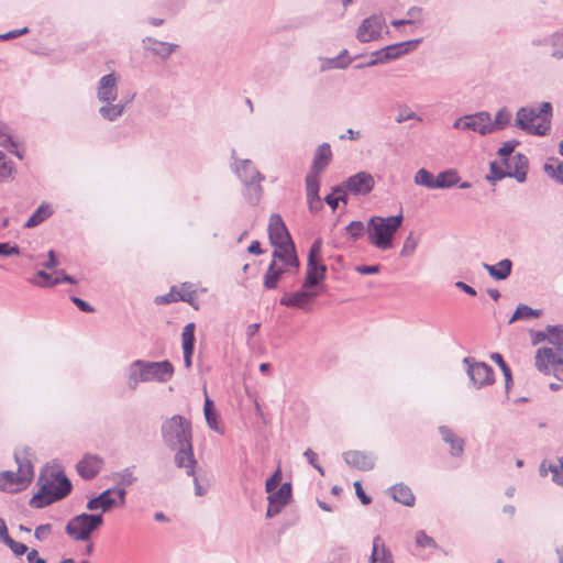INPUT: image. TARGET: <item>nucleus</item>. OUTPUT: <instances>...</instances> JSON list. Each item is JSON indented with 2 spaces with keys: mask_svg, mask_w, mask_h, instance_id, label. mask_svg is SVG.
<instances>
[{
  "mask_svg": "<svg viewBox=\"0 0 563 563\" xmlns=\"http://www.w3.org/2000/svg\"><path fill=\"white\" fill-rule=\"evenodd\" d=\"M344 183L350 194L354 196H366L375 186V179L368 172H358L350 176Z\"/></svg>",
  "mask_w": 563,
  "mask_h": 563,
  "instance_id": "15",
  "label": "nucleus"
},
{
  "mask_svg": "<svg viewBox=\"0 0 563 563\" xmlns=\"http://www.w3.org/2000/svg\"><path fill=\"white\" fill-rule=\"evenodd\" d=\"M355 271L362 275L377 274L380 271L379 265H361L356 266Z\"/></svg>",
  "mask_w": 563,
  "mask_h": 563,
  "instance_id": "63",
  "label": "nucleus"
},
{
  "mask_svg": "<svg viewBox=\"0 0 563 563\" xmlns=\"http://www.w3.org/2000/svg\"><path fill=\"white\" fill-rule=\"evenodd\" d=\"M463 363L467 365V375L475 386L482 387L494 383V371L488 364L473 362L471 357H465Z\"/></svg>",
  "mask_w": 563,
  "mask_h": 563,
  "instance_id": "13",
  "label": "nucleus"
},
{
  "mask_svg": "<svg viewBox=\"0 0 563 563\" xmlns=\"http://www.w3.org/2000/svg\"><path fill=\"white\" fill-rule=\"evenodd\" d=\"M453 128L457 130H472L481 135H487L492 133V117L487 111L464 115L455 120Z\"/></svg>",
  "mask_w": 563,
  "mask_h": 563,
  "instance_id": "11",
  "label": "nucleus"
},
{
  "mask_svg": "<svg viewBox=\"0 0 563 563\" xmlns=\"http://www.w3.org/2000/svg\"><path fill=\"white\" fill-rule=\"evenodd\" d=\"M545 174L563 185V163L556 158H550L543 166Z\"/></svg>",
  "mask_w": 563,
  "mask_h": 563,
  "instance_id": "35",
  "label": "nucleus"
},
{
  "mask_svg": "<svg viewBox=\"0 0 563 563\" xmlns=\"http://www.w3.org/2000/svg\"><path fill=\"white\" fill-rule=\"evenodd\" d=\"M268 494H269L267 497L268 503L287 506L291 499V484L284 483L277 490L275 489Z\"/></svg>",
  "mask_w": 563,
  "mask_h": 563,
  "instance_id": "32",
  "label": "nucleus"
},
{
  "mask_svg": "<svg viewBox=\"0 0 563 563\" xmlns=\"http://www.w3.org/2000/svg\"><path fill=\"white\" fill-rule=\"evenodd\" d=\"M528 167V158L521 153H517L510 159H506V168L511 174L510 178H515L519 183H523L527 179Z\"/></svg>",
  "mask_w": 563,
  "mask_h": 563,
  "instance_id": "21",
  "label": "nucleus"
},
{
  "mask_svg": "<svg viewBox=\"0 0 563 563\" xmlns=\"http://www.w3.org/2000/svg\"><path fill=\"white\" fill-rule=\"evenodd\" d=\"M203 413L207 421L208 427L220 433L223 434V430L219 426V416L217 410L214 409L213 402L209 397H206L205 405H203Z\"/></svg>",
  "mask_w": 563,
  "mask_h": 563,
  "instance_id": "31",
  "label": "nucleus"
},
{
  "mask_svg": "<svg viewBox=\"0 0 563 563\" xmlns=\"http://www.w3.org/2000/svg\"><path fill=\"white\" fill-rule=\"evenodd\" d=\"M552 104L540 103L539 109L521 107L518 109L515 125L532 135H545L551 128Z\"/></svg>",
  "mask_w": 563,
  "mask_h": 563,
  "instance_id": "5",
  "label": "nucleus"
},
{
  "mask_svg": "<svg viewBox=\"0 0 563 563\" xmlns=\"http://www.w3.org/2000/svg\"><path fill=\"white\" fill-rule=\"evenodd\" d=\"M280 481H282V471L278 467L274 472V474L266 481V484H265L266 492L272 493L273 490H275L279 486Z\"/></svg>",
  "mask_w": 563,
  "mask_h": 563,
  "instance_id": "54",
  "label": "nucleus"
},
{
  "mask_svg": "<svg viewBox=\"0 0 563 563\" xmlns=\"http://www.w3.org/2000/svg\"><path fill=\"white\" fill-rule=\"evenodd\" d=\"M131 100H128L125 102H119V103H103V106L99 109L100 115L108 120V121H115L118 118H120L125 109L129 107Z\"/></svg>",
  "mask_w": 563,
  "mask_h": 563,
  "instance_id": "29",
  "label": "nucleus"
},
{
  "mask_svg": "<svg viewBox=\"0 0 563 563\" xmlns=\"http://www.w3.org/2000/svg\"><path fill=\"white\" fill-rule=\"evenodd\" d=\"M112 493H114V489L108 488L97 497L90 498L86 508L89 511L101 510V515L112 510L117 506V499L111 496Z\"/></svg>",
  "mask_w": 563,
  "mask_h": 563,
  "instance_id": "22",
  "label": "nucleus"
},
{
  "mask_svg": "<svg viewBox=\"0 0 563 563\" xmlns=\"http://www.w3.org/2000/svg\"><path fill=\"white\" fill-rule=\"evenodd\" d=\"M51 532H52V526L49 523L41 525L35 528L34 537L38 541H43L51 534Z\"/></svg>",
  "mask_w": 563,
  "mask_h": 563,
  "instance_id": "59",
  "label": "nucleus"
},
{
  "mask_svg": "<svg viewBox=\"0 0 563 563\" xmlns=\"http://www.w3.org/2000/svg\"><path fill=\"white\" fill-rule=\"evenodd\" d=\"M439 432L442 437V440L450 444L451 450L450 453L452 456H461L464 452V440L460 437H457L450 428L446 426H441L439 428Z\"/></svg>",
  "mask_w": 563,
  "mask_h": 563,
  "instance_id": "26",
  "label": "nucleus"
},
{
  "mask_svg": "<svg viewBox=\"0 0 563 563\" xmlns=\"http://www.w3.org/2000/svg\"><path fill=\"white\" fill-rule=\"evenodd\" d=\"M347 54L346 49H343L342 53L330 59L331 67L333 68H345L350 65L351 58L344 59L345 55Z\"/></svg>",
  "mask_w": 563,
  "mask_h": 563,
  "instance_id": "57",
  "label": "nucleus"
},
{
  "mask_svg": "<svg viewBox=\"0 0 563 563\" xmlns=\"http://www.w3.org/2000/svg\"><path fill=\"white\" fill-rule=\"evenodd\" d=\"M345 231L353 241H356L364 235L366 227L362 221H352L345 227Z\"/></svg>",
  "mask_w": 563,
  "mask_h": 563,
  "instance_id": "44",
  "label": "nucleus"
},
{
  "mask_svg": "<svg viewBox=\"0 0 563 563\" xmlns=\"http://www.w3.org/2000/svg\"><path fill=\"white\" fill-rule=\"evenodd\" d=\"M490 176H487V179L490 181L501 180L506 177H510L509 169H504V167L497 162L490 163Z\"/></svg>",
  "mask_w": 563,
  "mask_h": 563,
  "instance_id": "46",
  "label": "nucleus"
},
{
  "mask_svg": "<svg viewBox=\"0 0 563 563\" xmlns=\"http://www.w3.org/2000/svg\"><path fill=\"white\" fill-rule=\"evenodd\" d=\"M320 173H314L309 170V173L306 176V191H319L320 188V180H319Z\"/></svg>",
  "mask_w": 563,
  "mask_h": 563,
  "instance_id": "52",
  "label": "nucleus"
},
{
  "mask_svg": "<svg viewBox=\"0 0 563 563\" xmlns=\"http://www.w3.org/2000/svg\"><path fill=\"white\" fill-rule=\"evenodd\" d=\"M285 272L284 267H278L276 262L272 261L263 278L264 288L268 290L276 289Z\"/></svg>",
  "mask_w": 563,
  "mask_h": 563,
  "instance_id": "30",
  "label": "nucleus"
},
{
  "mask_svg": "<svg viewBox=\"0 0 563 563\" xmlns=\"http://www.w3.org/2000/svg\"><path fill=\"white\" fill-rule=\"evenodd\" d=\"M332 157V152L330 148V145L328 143H323L320 146H318L314 156L313 162L310 167L311 172L314 173H322L327 166L330 164Z\"/></svg>",
  "mask_w": 563,
  "mask_h": 563,
  "instance_id": "27",
  "label": "nucleus"
},
{
  "mask_svg": "<svg viewBox=\"0 0 563 563\" xmlns=\"http://www.w3.org/2000/svg\"><path fill=\"white\" fill-rule=\"evenodd\" d=\"M416 543L421 548H437L434 539L429 537L423 530L416 533Z\"/></svg>",
  "mask_w": 563,
  "mask_h": 563,
  "instance_id": "51",
  "label": "nucleus"
},
{
  "mask_svg": "<svg viewBox=\"0 0 563 563\" xmlns=\"http://www.w3.org/2000/svg\"><path fill=\"white\" fill-rule=\"evenodd\" d=\"M552 45L554 47L552 56L561 59L563 57V32L555 33L552 36Z\"/></svg>",
  "mask_w": 563,
  "mask_h": 563,
  "instance_id": "50",
  "label": "nucleus"
},
{
  "mask_svg": "<svg viewBox=\"0 0 563 563\" xmlns=\"http://www.w3.org/2000/svg\"><path fill=\"white\" fill-rule=\"evenodd\" d=\"M134 467H125L124 470L114 474V477L118 478V484L123 487L131 486L135 481V476L133 474Z\"/></svg>",
  "mask_w": 563,
  "mask_h": 563,
  "instance_id": "45",
  "label": "nucleus"
},
{
  "mask_svg": "<svg viewBox=\"0 0 563 563\" xmlns=\"http://www.w3.org/2000/svg\"><path fill=\"white\" fill-rule=\"evenodd\" d=\"M14 460L18 464V472H0V490L15 492L25 488L33 479L34 471L30 460V449L24 448L14 453Z\"/></svg>",
  "mask_w": 563,
  "mask_h": 563,
  "instance_id": "6",
  "label": "nucleus"
},
{
  "mask_svg": "<svg viewBox=\"0 0 563 563\" xmlns=\"http://www.w3.org/2000/svg\"><path fill=\"white\" fill-rule=\"evenodd\" d=\"M0 146L9 151L19 159L24 158V152L18 150L19 143L13 137L12 129L3 121H0Z\"/></svg>",
  "mask_w": 563,
  "mask_h": 563,
  "instance_id": "24",
  "label": "nucleus"
},
{
  "mask_svg": "<svg viewBox=\"0 0 563 563\" xmlns=\"http://www.w3.org/2000/svg\"><path fill=\"white\" fill-rule=\"evenodd\" d=\"M372 56H373V58L371 60H368L365 64L357 65L356 68L372 67V66H375V65H378V64H384V63L389 62L388 53H386L384 51V48L378 49V51L372 53Z\"/></svg>",
  "mask_w": 563,
  "mask_h": 563,
  "instance_id": "47",
  "label": "nucleus"
},
{
  "mask_svg": "<svg viewBox=\"0 0 563 563\" xmlns=\"http://www.w3.org/2000/svg\"><path fill=\"white\" fill-rule=\"evenodd\" d=\"M322 241L316 240L308 254V263L306 271V278L303 282V288H311L318 286L325 278L327 266L319 262L318 256L321 252Z\"/></svg>",
  "mask_w": 563,
  "mask_h": 563,
  "instance_id": "10",
  "label": "nucleus"
},
{
  "mask_svg": "<svg viewBox=\"0 0 563 563\" xmlns=\"http://www.w3.org/2000/svg\"><path fill=\"white\" fill-rule=\"evenodd\" d=\"M103 525L101 514H80L65 526V533L74 541H88L93 531Z\"/></svg>",
  "mask_w": 563,
  "mask_h": 563,
  "instance_id": "9",
  "label": "nucleus"
},
{
  "mask_svg": "<svg viewBox=\"0 0 563 563\" xmlns=\"http://www.w3.org/2000/svg\"><path fill=\"white\" fill-rule=\"evenodd\" d=\"M161 432L164 444L176 452L175 465L184 468L187 475H194L197 461L194 455L190 421L180 415H175L163 421Z\"/></svg>",
  "mask_w": 563,
  "mask_h": 563,
  "instance_id": "1",
  "label": "nucleus"
},
{
  "mask_svg": "<svg viewBox=\"0 0 563 563\" xmlns=\"http://www.w3.org/2000/svg\"><path fill=\"white\" fill-rule=\"evenodd\" d=\"M275 251L273 252V261H280L288 267H299V260L296 254L294 242H286L283 244L274 245Z\"/></svg>",
  "mask_w": 563,
  "mask_h": 563,
  "instance_id": "20",
  "label": "nucleus"
},
{
  "mask_svg": "<svg viewBox=\"0 0 563 563\" xmlns=\"http://www.w3.org/2000/svg\"><path fill=\"white\" fill-rule=\"evenodd\" d=\"M419 243V238L416 236L412 232L406 238L402 249L400 251L401 256H410L415 253L417 245Z\"/></svg>",
  "mask_w": 563,
  "mask_h": 563,
  "instance_id": "48",
  "label": "nucleus"
},
{
  "mask_svg": "<svg viewBox=\"0 0 563 563\" xmlns=\"http://www.w3.org/2000/svg\"><path fill=\"white\" fill-rule=\"evenodd\" d=\"M490 358L496 364H498L499 371H501L505 376L506 388L508 389L510 386V383L512 380L510 367L507 365V363L504 361L501 354H499V353H493L490 355Z\"/></svg>",
  "mask_w": 563,
  "mask_h": 563,
  "instance_id": "43",
  "label": "nucleus"
},
{
  "mask_svg": "<svg viewBox=\"0 0 563 563\" xmlns=\"http://www.w3.org/2000/svg\"><path fill=\"white\" fill-rule=\"evenodd\" d=\"M194 299H195V291L186 289L185 285L183 286L181 291L177 292V300L192 303Z\"/></svg>",
  "mask_w": 563,
  "mask_h": 563,
  "instance_id": "64",
  "label": "nucleus"
},
{
  "mask_svg": "<svg viewBox=\"0 0 563 563\" xmlns=\"http://www.w3.org/2000/svg\"><path fill=\"white\" fill-rule=\"evenodd\" d=\"M195 329L194 322L187 323L181 332L183 350L195 349Z\"/></svg>",
  "mask_w": 563,
  "mask_h": 563,
  "instance_id": "40",
  "label": "nucleus"
},
{
  "mask_svg": "<svg viewBox=\"0 0 563 563\" xmlns=\"http://www.w3.org/2000/svg\"><path fill=\"white\" fill-rule=\"evenodd\" d=\"M386 27L383 14H373L362 21L356 30V38L361 43H368L380 37L383 30Z\"/></svg>",
  "mask_w": 563,
  "mask_h": 563,
  "instance_id": "12",
  "label": "nucleus"
},
{
  "mask_svg": "<svg viewBox=\"0 0 563 563\" xmlns=\"http://www.w3.org/2000/svg\"><path fill=\"white\" fill-rule=\"evenodd\" d=\"M103 466V460L98 455L87 454L77 464L78 474L87 481L95 478Z\"/></svg>",
  "mask_w": 563,
  "mask_h": 563,
  "instance_id": "19",
  "label": "nucleus"
},
{
  "mask_svg": "<svg viewBox=\"0 0 563 563\" xmlns=\"http://www.w3.org/2000/svg\"><path fill=\"white\" fill-rule=\"evenodd\" d=\"M97 98L101 103L114 102L118 98V77L114 73L100 78L97 87Z\"/></svg>",
  "mask_w": 563,
  "mask_h": 563,
  "instance_id": "16",
  "label": "nucleus"
},
{
  "mask_svg": "<svg viewBox=\"0 0 563 563\" xmlns=\"http://www.w3.org/2000/svg\"><path fill=\"white\" fill-rule=\"evenodd\" d=\"M511 112L507 108H501L497 111L495 120L492 121V133L498 130H504L510 124Z\"/></svg>",
  "mask_w": 563,
  "mask_h": 563,
  "instance_id": "38",
  "label": "nucleus"
},
{
  "mask_svg": "<svg viewBox=\"0 0 563 563\" xmlns=\"http://www.w3.org/2000/svg\"><path fill=\"white\" fill-rule=\"evenodd\" d=\"M402 214L390 217H372L366 225L368 241L379 250H388L393 246V239L397 230L401 227Z\"/></svg>",
  "mask_w": 563,
  "mask_h": 563,
  "instance_id": "7",
  "label": "nucleus"
},
{
  "mask_svg": "<svg viewBox=\"0 0 563 563\" xmlns=\"http://www.w3.org/2000/svg\"><path fill=\"white\" fill-rule=\"evenodd\" d=\"M540 313H541L540 310H534V309L528 307L527 305L520 303L517 307L512 317L510 318L509 323H512L516 320L523 319V318L539 317Z\"/></svg>",
  "mask_w": 563,
  "mask_h": 563,
  "instance_id": "41",
  "label": "nucleus"
},
{
  "mask_svg": "<svg viewBox=\"0 0 563 563\" xmlns=\"http://www.w3.org/2000/svg\"><path fill=\"white\" fill-rule=\"evenodd\" d=\"M391 496L394 500L405 506H413L415 496L411 489L404 484H396L391 487Z\"/></svg>",
  "mask_w": 563,
  "mask_h": 563,
  "instance_id": "33",
  "label": "nucleus"
},
{
  "mask_svg": "<svg viewBox=\"0 0 563 563\" xmlns=\"http://www.w3.org/2000/svg\"><path fill=\"white\" fill-rule=\"evenodd\" d=\"M419 42H420V40L397 43V44H393V45H388V46L384 47V51L386 53H388L389 60H391V59L398 58L402 54L407 53L409 46H416Z\"/></svg>",
  "mask_w": 563,
  "mask_h": 563,
  "instance_id": "36",
  "label": "nucleus"
},
{
  "mask_svg": "<svg viewBox=\"0 0 563 563\" xmlns=\"http://www.w3.org/2000/svg\"><path fill=\"white\" fill-rule=\"evenodd\" d=\"M350 191L345 187V183L333 187V194L338 195L336 199H339V202L342 201V202L346 203L347 202V194Z\"/></svg>",
  "mask_w": 563,
  "mask_h": 563,
  "instance_id": "61",
  "label": "nucleus"
},
{
  "mask_svg": "<svg viewBox=\"0 0 563 563\" xmlns=\"http://www.w3.org/2000/svg\"><path fill=\"white\" fill-rule=\"evenodd\" d=\"M15 166L11 159H9L3 153V158L0 161V179L9 180L13 178L15 174Z\"/></svg>",
  "mask_w": 563,
  "mask_h": 563,
  "instance_id": "42",
  "label": "nucleus"
},
{
  "mask_svg": "<svg viewBox=\"0 0 563 563\" xmlns=\"http://www.w3.org/2000/svg\"><path fill=\"white\" fill-rule=\"evenodd\" d=\"M3 543L8 545L11 549V551L18 556L27 552V547L24 543L16 542L11 537L8 538Z\"/></svg>",
  "mask_w": 563,
  "mask_h": 563,
  "instance_id": "56",
  "label": "nucleus"
},
{
  "mask_svg": "<svg viewBox=\"0 0 563 563\" xmlns=\"http://www.w3.org/2000/svg\"><path fill=\"white\" fill-rule=\"evenodd\" d=\"M57 274H58V276L55 277L54 280L48 282V283H38L37 286H40V287H47V286H55V285H58V284H62V283H69V284H75L76 283L74 277H71L70 275H67L63 271L58 272Z\"/></svg>",
  "mask_w": 563,
  "mask_h": 563,
  "instance_id": "53",
  "label": "nucleus"
},
{
  "mask_svg": "<svg viewBox=\"0 0 563 563\" xmlns=\"http://www.w3.org/2000/svg\"><path fill=\"white\" fill-rule=\"evenodd\" d=\"M519 144L518 141L516 140H512V141H507L505 142L498 150V155L501 157L503 159V164L506 165V159H510L511 157H509L511 155V153L514 152L515 147Z\"/></svg>",
  "mask_w": 563,
  "mask_h": 563,
  "instance_id": "49",
  "label": "nucleus"
},
{
  "mask_svg": "<svg viewBox=\"0 0 563 563\" xmlns=\"http://www.w3.org/2000/svg\"><path fill=\"white\" fill-rule=\"evenodd\" d=\"M483 268L496 280L507 279L512 271V262L508 258L499 261L495 265L483 263Z\"/></svg>",
  "mask_w": 563,
  "mask_h": 563,
  "instance_id": "28",
  "label": "nucleus"
},
{
  "mask_svg": "<svg viewBox=\"0 0 563 563\" xmlns=\"http://www.w3.org/2000/svg\"><path fill=\"white\" fill-rule=\"evenodd\" d=\"M52 476L53 479H48L44 475L38 477L40 489L31 498V507L41 509L70 494L71 483L63 472L53 473Z\"/></svg>",
  "mask_w": 563,
  "mask_h": 563,
  "instance_id": "4",
  "label": "nucleus"
},
{
  "mask_svg": "<svg viewBox=\"0 0 563 563\" xmlns=\"http://www.w3.org/2000/svg\"><path fill=\"white\" fill-rule=\"evenodd\" d=\"M143 48L152 55L159 57L162 60H167L170 55L178 48L177 44L158 41L154 37L147 36L142 40Z\"/></svg>",
  "mask_w": 563,
  "mask_h": 563,
  "instance_id": "18",
  "label": "nucleus"
},
{
  "mask_svg": "<svg viewBox=\"0 0 563 563\" xmlns=\"http://www.w3.org/2000/svg\"><path fill=\"white\" fill-rule=\"evenodd\" d=\"M549 345L539 347L534 365L540 373L563 382V325H548Z\"/></svg>",
  "mask_w": 563,
  "mask_h": 563,
  "instance_id": "2",
  "label": "nucleus"
},
{
  "mask_svg": "<svg viewBox=\"0 0 563 563\" xmlns=\"http://www.w3.org/2000/svg\"><path fill=\"white\" fill-rule=\"evenodd\" d=\"M27 33H29L27 27L13 30V31L0 34V41H8V40L16 38L21 35L27 34Z\"/></svg>",
  "mask_w": 563,
  "mask_h": 563,
  "instance_id": "62",
  "label": "nucleus"
},
{
  "mask_svg": "<svg viewBox=\"0 0 563 563\" xmlns=\"http://www.w3.org/2000/svg\"><path fill=\"white\" fill-rule=\"evenodd\" d=\"M173 375L174 366L167 360L159 362L136 360L129 366L128 386L134 390L140 383H166L173 377Z\"/></svg>",
  "mask_w": 563,
  "mask_h": 563,
  "instance_id": "3",
  "label": "nucleus"
},
{
  "mask_svg": "<svg viewBox=\"0 0 563 563\" xmlns=\"http://www.w3.org/2000/svg\"><path fill=\"white\" fill-rule=\"evenodd\" d=\"M234 172L245 186L244 196L251 205H256L262 196V180L264 176L256 169L250 159H236Z\"/></svg>",
  "mask_w": 563,
  "mask_h": 563,
  "instance_id": "8",
  "label": "nucleus"
},
{
  "mask_svg": "<svg viewBox=\"0 0 563 563\" xmlns=\"http://www.w3.org/2000/svg\"><path fill=\"white\" fill-rule=\"evenodd\" d=\"M52 211L49 209V206L47 205H41L35 212L29 218V220L25 222V228H34L41 224L44 220H46L51 216Z\"/></svg>",
  "mask_w": 563,
  "mask_h": 563,
  "instance_id": "37",
  "label": "nucleus"
},
{
  "mask_svg": "<svg viewBox=\"0 0 563 563\" xmlns=\"http://www.w3.org/2000/svg\"><path fill=\"white\" fill-rule=\"evenodd\" d=\"M347 465L360 471H371L375 466V459L362 451H349L343 454Z\"/></svg>",
  "mask_w": 563,
  "mask_h": 563,
  "instance_id": "23",
  "label": "nucleus"
},
{
  "mask_svg": "<svg viewBox=\"0 0 563 563\" xmlns=\"http://www.w3.org/2000/svg\"><path fill=\"white\" fill-rule=\"evenodd\" d=\"M415 184L427 187L429 189H437L435 179L433 175L426 168H420L415 175Z\"/></svg>",
  "mask_w": 563,
  "mask_h": 563,
  "instance_id": "39",
  "label": "nucleus"
},
{
  "mask_svg": "<svg viewBox=\"0 0 563 563\" xmlns=\"http://www.w3.org/2000/svg\"><path fill=\"white\" fill-rule=\"evenodd\" d=\"M371 563H394L390 550L385 545L380 536L373 539V551L369 556Z\"/></svg>",
  "mask_w": 563,
  "mask_h": 563,
  "instance_id": "25",
  "label": "nucleus"
},
{
  "mask_svg": "<svg viewBox=\"0 0 563 563\" xmlns=\"http://www.w3.org/2000/svg\"><path fill=\"white\" fill-rule=\"evenodd\" d=\"M550 471L553 482L563 486V457L560 460L559 464L550 465Z\"/></svg>",
  "mask_w": 563,
  "mask_h": 563,
  "instance_id": "55",
  "label": "nucleus"
},
{
  "mask_svg": "<svg viewBox=\"0 0 563 563\" xmlns=\"http://www.w3.org/2000/svg\"><path fill=\"white\" fill-rule=\"evenodd\" d=\"M545 341L549 344V332L547 329L544 331H531V342L533 345Z\"/></svg>",
  "mask_w": 563,
  "mask_h": 563,
  "instance_id": "60",
  "label": "nucleus"
},
{
  "mask_svg": "<svg viewBox=\"0 0 563 563\" xmlns=\"http://www.w3.org/2000/svg\"><path fill=\"white\" fill-rule=\"evenodd\" d=\"M319 295V292L311 288H303L300 290L285 294L279 302L282 306L289 308H297L302 310H309L310 302Z\"/></svg>",
  "mask_w": 563,
  "mask_h": 563,
  "instance_id": "14",
  "label": "nucleus"
},
{
  "mask_svg": "<svg viewBox=\"0 0 563 563\" xmlns=\"http://www.w3.org/2000/svg\"><path fill=\"white\" fill-rule=\"evenodd\" d=\"M20 254V249L16 244L0 243V256H11Z\"/></svg>",
  "mask_w": 563,
  "mask_h": 563,
  "instance_id": "58",
  "label": "nucleus"
},
{
  "mask_svg": "<svg viewBox=\"0 0 563 563\" xmlns=\"http://www.w3.org/2000/svg\"><path fill=\"white\" fill-rule=\"evenodd\" d=\"M460 181L459 174L455 169H446L438 174L435 178L437 189L451 188Z\"/></svg>",
  "mask_w": 563,
  "mask_h": 563,
  "instance_id": "34",
  "label": "nucleus"
},
{
  "mask_svg": "<svg viewBox=\"0 0 563 563\" xmlns=\"http://www.w3.org/2000/svg\"><path fill=\"white\" fill-rule=\"evenodd\" d=\"M268 238L273 246L292 241L282 217L277 213L269 217Z\"/></svg>",
  "mask_w": 563,
  "mask_h": 563,
  "instance_id": "17",
  "label": "nucleus"
}]
</instances>
